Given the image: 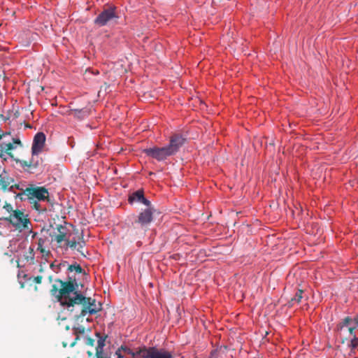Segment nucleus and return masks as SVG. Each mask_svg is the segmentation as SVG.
I'll return each mask as SVG.
<instances>
[{
    "label": "nucleus",
    "mask_w": 358,
    "mask_h": 358,
    "mask_svg": "<svg viewBox=\"0 0 358 358\" xmlns=\"http://www.w3.org/2000/svg\"><path fill=\"white\" fill-rule=\"evenodd\" d=\"M55 282L59 287L54 284L52 285L50 294L55 296L57 301L68 311L76 314V320L85 317L87 315H94L102 309L101 303H96L95 299L85 296L77 289L78 284L76 279L69 277L67 281L56 279Z\"/></svg>",
    "instance_id": "1"
},
{
    "label": "nucleus",
    "mask_w": 358,
    "mask_h": 358,
    "mask_svg": "<svg viewBox=\"0 0 358 358\" xmlns=\"http://www.w3.org/2000/svg\"><path fill=\"white\" fill-rule=\"evenodd\" d=\"M134 222L131 223L130 232L132 234H143L148 229V226L153 220V214L155 211L152 205L145 206Z\"/></svg>",
    "instance_id": "2"
},
{
    "label": "nucleus",
    "mask_w": 358,
    "mask_h": 358,
    "mask_svg": "<svg viewBox=\"0 0 358 358\" xmlns=\"http://www.w3.org/2000/svg\"><path fill=\"white\" fill-rule=\"evenodd\" d=\"M10 223L16 229L22 231L23 229H28L30 220L27 215L20 210H15L13 213L9 215L8 217L0 218Z\"/></svg>",
    "instance_id": "3"
},
{
    "label": "nucleus",
    "mask_w": 358,
    "mask_h": 358,
    "mask_svg": "<svg viewBox=\"0 0 358 358\" xmlns=\"http://www.w3.org/2000/svg\"><path fill=\"white\" fill-rule=\"evenodd\" d=\"M119 18L115 7H109L101 12L95 18L94 22L99 27H103L113 22H117Z\"/></svg>",
    "instance_id": "4"
},
{
    "label": "nucleus",
    "mask_w": 358,
    "mask_h": 358,
    "mask_svg": "<svg viewBox=\"0 0 358 358\" xmlns=\"http://www.w3.org/2000/svg\"><path fill=\"white\" fill-rule=\"evenodd\" d=\"M24 194L28 196V199L31 201L30 203H34V207L36 210H38L39 205L34 201L36 198L39 201H45L48 198V192L45 187H27L24 191Z\"/></svg>",
    "instance_id": "5"
},
{
    "label": "nucleus",
    "mask_w": 358,
    "mask_h": 358,
    "mask_svg": "<svg viewBox=\"0 0 358 358\" xmlns=\"http://www.w3.org/2000/svg\"><path fill=\"white\" fill-rule=\"evenodd\" d=\"M140 352V358H173L171 352L164 348H157L156 347H143Z\"/></svg>",
    "instance_id": "6"
},
{
    "label": "nucleus",
    "mask_w": 358,
    "mask_h": 358,
    "mask_svg": "<svg viewBox=\"0 0 358 358\" xmlns=\"http://www.w3.org/2000/svg\"><path fill=\"white\" fill-rule=\"evenodd\" d=\"M143 152L146 156L159 162L164 161L169 157L172 156L166 146L162 148L154 146L152 148H145L143 150Z\"/></svg>",
    "instance_id": "7"
},
{
    "label": "nucleus",
    "mask_w": 358,
    "mask_h": 358,
    "mask_svg": "<svg viewBox=\"0 0 358 358\" xmlns=\"http://www.w3.org/2000/svg\"><path fill=\"white\" fill-rule=\"evenodd\" d=\"M185 138L180 134H175L170 138V142L166 145L171 155H175L180 149V148L185 143Z\"/></svg>",
    "instance_id": "8"
},
{
    "label": "nucleus",
    "mask_w": 358,
    "mask_h": 358,
    "mask_svg": "<svg viewBox=\"0 0 358 358\" xmlns=\"http://www.w3.org/2000/svg\"><path fill=\"white\" fill-rule=\"evenodd\" d=\"M45 142V135L43 132H38L35 135L31 147L33 155H36L42 151Z\"/></svg>",
    "instance_id": "9"
},
{
    "label": "nucleus",
    "mask_w": 358,
    "mask_h": 358,
    "mask_svg": "<svg viewBox=\"0 0 358 358\" xmlns=\"http://www.w3.org/2000/svg\"><path fill=\"white\" fill-rule=\"evenodd\" d=\"M92 113V108L90 106H86L83 108H71L67 114L69 115H73L74 117L82 120L87 118Z\"/></svg>",
    "instance_id": "10"
},
{
    "label": "nucleus",
    "mask_w": 358,
    "mask_h": 358,
    "mask_svg": "<svg viewBox=\"0 0 358 358\" xmlns=\"http://www.w3.org/2000/svg\"><path fill=\"white\" fill-rule=\"evenodd\" d=\"M130 203L135 201L143 203L145 206H149L151 204L150 201L144 196V192L143 189H138L133 192L128 199Z\"/></svg>",
    "instance_id": "11"
},
{
    "label": "nucleus",
    "mask_w": 358,
    "mask_h": 358,
    "mask_svg": "<svg viewBox=\"0 0 358 358\" xmlns=\"http://www.w3.org/2000/svg\"><path fill=\"white\" fill-rule=\"evenodd\" d=\"M14 182V179L8 176L7 173L3 171L0 174V186L3 190L7 189L8 187Z\"/></svg>",
    "instance_id": "12"
},
{
    "label": "nucleus",
    "mask_w": 358,
    "mask_h": 358,
    "mask_svg": "<svg viewBox=\"0 0 358 358\" xmlns=\"http://www.w3.org/2000/svg\"><path fill=\"white\" fill-rule=\"evenodd\" d=\"M96 336L99 338L97 341V346L96 347L95 355H101L103 353V347L105 346L106 339L107 336H102L100 333L96 332Z\"/></svg>",
    "instance_id": "13"
},
{
    "label": "nucleus",
    "mask_w": 358,
    "mask_h": 358,
    "mask_svg": "<svg viewBox=\"0 0 358 358\" xmlns=\"http://www.w3.org/2000/svg\"><path fill=\"white\" fill-rule=\"evenodd\" d=\"M303 291L301 289H299L295 293V295L294 297H292L288 302V306L289 307L294 306L295 304H299L302 298H303Z\"/></svg>",
    "instance_id": "14"
},
{
    "label": "nucleus",
    "mask_w": 358,
    "mask_h": 358,
    "mask_svg": "<svg viewBox=\"0 0 358 358\" xmlns=\"http://www.w3.org/2000/svg\"><path fill=\"white\" fill-rule=\"evenodd\" d=\"M352 324H353L352 318L350 317H345L339 324H338L337 330L338 331H342L345 327L348 328Z\"/></svg>",
    "instance_id": "15"
},
{
    "label": "nucleus",
    "mask_w": 358,
    "mask_h": 358,
    "mask_svg": "<svg viewBox=\"0 0 358 358\" xmlns=\"http://www.w3.org/2000/svg\"><path fill=\"white\" fill-rule=\"evenodd\" d=\"M141 348H139L136 349V351H133L130 348L122 346V345L120 348H119V349H121V351L123 350L125 353H127L128 355H131L133 358H140V352H139L141 350Z\"/></svg>",
    "instance_id": "16"
},
{
    "label": "nucleus",
    "mask_w": 358,
    "mask_h": 358,
    "mask_svg": "<svg viewBox=\"0 0 358 358\" xmlns=\"http://www.w3.org/2000/svg\"><path fill=\"white\" fill-rule=\"evenodd\" d=\"M15 161L17 163V164H20V166L23 168L24 167H34L36 168L37 166V164H34L33 162V160H30L29 162L27 161H25V160H21V159H15Z\"/></svg>",
    "instance_id": "17"
},
{
    "label": "nucleus",
    "mask_w": 358,
    "mask_h": 358,
    "mask_svg": "<svg viewBox=\"0 0 358 358\" xmlns=\"http://www.w3.org/2000/svg\"><path fill=\"white\" fill-rule=\"evenodd\" d=\"M1 148L2 150H4L6 152L7 155H8L12 158H14L13 155L10 152L13 149H14V146L12 143H3L1 145Z\"/></svg>",
    "instance_id": "18"
},
{
    "label": "nucleus",
    "mask_w": 358,
    "mask_h": 358,
    "mask_svg": "<svg viewBox=\"0 0 358 358\" xmlns=\"http://www.w3.org/2000/svg\"><path fill=\"white\" fill-rule=\"evenodd\" d=\"M62 229H64L62 225L59 224L57 226V229L59 230V234L55 236V241L58 243H61L63 241H64L66 237V233L61 231Z\"/></svg>",
    "instance_id": "19"
},
{
    "label": "nucleus",
    "mask_w": 358,
    "mask_h": 358,
    "mask_svg": "<svg viewBox=\"0 0 358 358\" xmlns=\"http://www.w3.org/2000/svg\"><path fill=\"white\" fill-rule=\"evenodd\" d=\"M68 270L71 272L76 271L78 273H81L83 271V268L80 266V265L78 264L69 265L68 267Z\"/></svg>",
    "instance_id": "20"
},
{
    "label": "nucleus",
    "mask_w": 358,
    "mask_h": 358,
    "mask_svg": "<svg viewBox=\"0 0 358 358\" xmlns=\"http://www.w3.org/2000/svg\"><path fill=\"white\" fill-rule=\"evenodd\" d=\"M349 346L351 348L352 350L358 347V338L356 336H354L353 338L351 339Z\"/></svg>",
    "instance_id": "21"
},
{
    "label": "nucleus",
    "mask_w": 358,
    "mask_h": 358,
    "mask_svg": "<svg viewBox=\"0 0 358 358\" xmlns=\"http://www.w3.org/2000/svg\"><path fill=\"white\" fill-rule=\"evenodd\" d=\"M73 331L76 335L83 334L85 333V329L83 326H79L78 327H74Z\"/></svg>",
    "instance_id": "22"
},
{
    "label": "nucleus",
    "mask_w": 358,
    "mask_h": 358,
    "mask_svg": "<svg viewBox=\"0 0 358 358\" xmlns=\"http://www.w3.org/2000/svg\"><path fill=\"white\" fill-rule=\"evenodd\" d=\"M25 259L27 260L30 259L31 261V262H34V249L33 248H29V255L25 257Z\"/></svg>",
    "instance_id": "23"
},
{
    "label": "nucleus",
    "mask_w": 358,
    "mask_h": 358,
    "mask_svg": "<svg viewBox=\"0 0 358 358\" xmlns=\"http://www.w3.org/2000/svg\"><path fill=\"white\" fill-rule=\"evenodd\" d=\"M66 245L70 247L71 249H76V247H77V242L76 240H73V241H69V240H66Z\"/></svg>",
    "instance_id": "24"
},
{
    "label": "nucleus",
    "mask_w": 358,
    "mask_h": 358,
    "mask_svg": "<svg viewBox=\"0 0 358 358\" xmlns=\"http://www.w3.org/2000/svg\"><path fill=\"white\" fill-rule=\"evenodd\" d=\"M3 208L10 214L13 213V211H15V210H13V206L10 203H8L7 202L5 203Z\"/></svg>",
    "instance_id": "25"
},
{
    "label": "nucleus",
    "mask_w": 358,
    "mask_h": 358,
    "mask_svg": "<svg viewBox=\"0 0 358 358\" xmlns=\"http://www.w3.org/2000/svg\"><path fill=\"white\" fill-rule=\"evenodd\" d=\"M39 251L46 259L51 255L50 251L46 250L45 248H41Z\"/></svg>",
    "instance_id": "26"
},
{
    "label": "nucleus",
    "mask_w": 358,
    "mask_h": 358,
    "mask_svg": "<svg viewBox=\"0 0 358 358\" xmlns=\"http://www.w3.org/2000/svg\"><path fill=\"white\" fill-rule=\"evenodd\" d=\"M44 243H45V240H44V239H43L42 238H40L38 239V248H37V250H41V248H44L43 247V245Z\"/></svg>",
    "instance_id": "27"
},
{
    "label": "nucleus",
    "mask_w": 358,
    "mask_h": 358,
    "mask_svg": "<svg viewBox=\"0 0 358 358\" xmlns=\"http://www.w3.org/2000/svg\"><path fill=\"white\" fill-rule=\"evenodd\" d=\"M357 327V326H355V325L353 324H352L351 326H350V327L348 328V331H349V333H350V334L351 336H355V335L354 334V331H355V329Z\"/></svg>",
    "instance_id": "28"
},
{
    "label": "nucleus",
    "mask_w": 358,
    "mask_h": 358,
    "mask_svg": "<svg viewBox=\"0 0 358 358\" xmlns=\"http://www.w3.org/2000/svg\"><path fill=\"white\" fill-rule=\"evenodd\" d=\"M85 344L89 346H93L94 344V340L90 337L86 338Z\"/></svg>",
    "instance_id": "29"
},
{
    "label": "nucleus",
    "mask_w": 358,
    "mask_h": 358,
    "mask_svg": "<svg viewBox=\"0 0 358 358\" xmlns=\"http://www.w3.org/2000/svg\"><path fill=\"white\" fill-rule=\"evenodd\" d=\"M42 279H43V277L41 275H37V276L34 278V281L36 284H41V282H42Z\"/></svg>",
    "instance_id": "30"
},
{
    "label": "nucleus",
    "mask_w": 358,
    "mask_h": 358,
    "mask_svg": "<svg viewBox=\"0 0 358 358\" xmlns=\"http://www.w3.org/2000/svg\"><path fill=\"white\" fill-rule=\"evenodd\" d=\"M115 355H117V358H124L123 355L121 353V349H117L115 352Z\"/></svg>",
    "instance_id": "31"
},
{
    "label": "nucleus",
    "mask_w": 358,
    "mask_h": 358,
    "mask_svg": "<svg viewBox=\"0 0 358 358\" xmlns=\"http://www.w3.org/2000/svg\"><path fill=\"white\" fill-rule=\"evenodd\" d=\"M13 189H20V185H17V184H15V185H12L10 187V191H13Z\"/></svg>",
    "instance_id": "32"
},
{
    "label": "nucleus",
    "mask_w": 358,
    "mask_h": 358,
    "mask_svg": "<svg viewBox=\"0 0 358 358\" xmlns=\"http://www.w3.org/2000/svg\"><path fill=\"white\" fill-rule=\"evenodd\" d=\"M78 340H79V336H78V335H76V338H75V341H74L72 343H71L70 346H71V347H73V346L76 344V343H77V341H78Z\"/></svg>",
    "instance_id": "33"
},
{
    "label": "nucleus",
    "mask_w": 358,
    "mask_h": 358,
    "mask_svg": "<svg viewBox=\"0 0 358 358\" xmlns=\"http://www.w3.org/2000/svg\"><path fill=\"white\" fill-rule=\"evenodd\" d=\"M85 244V241L83 240L82 241L77 243V246H80V248H84Z\"/></svg>",
    "instance_id": "34"
},
{
    "label": "nucleus",
    "mask_w": 358,
    "mask_h": 358,
    "mask_svg": "<svg viewBox=\"0 0 358 358\" xmlns=\"http://www.w3.org/2000/svg\"><path fill=\"white\" fill-rule=\"evenodd\" d=\"M83 248H80V246H78V248L76 247V249H77V250L84 257H85V255L84 254V252H83Z\"/></svg>",
    "instance_id": "35"
},
{
    "label": "nucleus",
    "mask_w": 358,
    "mask_h": 358,
    "mask_svg": "<svg viewBox=\"0 0 358 358\" xmlns=\"http://www.w3.org/2000/svg\"><path fill=\"white\" fill-rule=\"evenodd\" d=\"M352 321H353V324L355 326L358 327V315L356 317H355L354 319H352Z\"/></svg>",
    "instance_id": "36"
},
{
    "label": "nucleus",
    "mask_w": 358,
    "mask_h": 358,
    "mask_svg": "<svg viewBox=\"0 0 358 358\" xmlns=\"http://www.w3.org/2000/svg\"><path fill=\"white\" fill-rule=\"evenodd\" d=\"M13 143H15V144L21 145V141H20V139H17H17L14 138V139H13Z\"/></svg>",
    "instance_id": "37"
},
{
    "label": "nucleus",
    "mask_w": 358,
    "mask_h": 358,
    "mask_svg": "<svg viewBox=\"0 0 358 358\" xmlns=\"http://www.w3.org/2000/svg\"><path fill=\"white\" fill-rule=\"evenodd\" d=\"M96 358H110V357H107V356L104 357V356L103 355V354H101V355H96Z\"/></svg>",
    "instance_id": "38"
},
{
    "label": "nucleus",
    "mask_w": 358,
    "mask_h": 358,
    "mask_svg": "<svg viewBox=\"0 0 358 358\" xmlns=\"http://www.w3.org/2000/svg\"><path fill=\"white\" fill-rule=\"evenodd\" d=\"M52 280H53L52 276V275H50V276L48 277V280H49V282H52Z\"/></svg>",
    "instance_id": "39"
},
{
    "label": "nucleus",
    "mask_w": 358,
    "mask_h": 358,
    "mask_svg": "<svg viewBox=\"0 0 358 358\" xmlns=\"http://www.w3.org/2000/svg\"><path fill=\"white\" fill-rule=\"evenodd\" d=\"M22 194H24V192L22 194H17V197H20V199H22V197H21Z\"/></svg>",
    "instance_id": "40"
},
{
    "label": "nucleus",
    "mask_w": 358,
    "mask_h": 358,
    "mask_svg": "<svg viewBox=\"0 0 358 358\" xmlns=\"http://www.w3.org/2000/svg\"><path fill=\"white\" fill-rule=\"evenodd\" d=\"M6 134H0V140L3 138V136H4Z\"/></svg>",
    "instance_id": "41"
},
{
    "label": "nucleus",
    "mask_w": 358,
    "mask_h": 358,
    "mask_svg": "<svg viewBox=\"0 0 358 358\" xmlns=\"http://www.w3.org/2000/svg\"><path fill=\"white\" fill-rule=\"evenodd\" d=\"M36 236V233H33V235H32V238H35V236Z\"/></svg>",
    "instance_id": "42"
},
{
    "label": "nucleus",
    "mask_w": 358,
    "mask_h": 358,
    "mask_svg": "<svg viewBox=\"0 0 358 358\" xmlns=\"http://www.w3.org/2000/svg\"><path fill=\"white\" fill-rule=\"evenodd\" d=\"M53 267H55V264H54L53 263H52V264H50V268H53Z\"/></svg>",
    "instance_id": "43"
},
{
    "label": "nucleus",
    "mask_w": 358,
    "mask_h": 358,
    "mask_svg": "<svg viewBox=\"0 0 358 358\" xmlns=\"http://www.w3.org/2000/svg\"><path fill=\"white\" fill-rule=\"evenodd\" d=\"M62 344H63V346H64V348L66 346V343L63 342V343H62Z\"/></svg>",
    "instance_id": "44"
},
{
    "label": "nucleus",
    "mask_w": 358,
    "mask_h": 358,
    "mask_svg": "<svg viewBox=\"0 0 358 358\" xmlns=\"http://www.w3.org/2000/svg\"><path fill=\"white\" fill-rule=\"evenodd\" d=\"M87 354H88V355H90V356H91V355H92V352H91L90 351H88V352H87Z\"/></svg>",
    "instance_id": "45"
},
{
    "label": "nucleus",
    "mask_w": 358,
    "mask_h": 358,
    "mask_svg": "<svg viewBox=\"0 0 358 358\" xmlns=\"http://www.w3.org/2000/svg\"><path fill=\"white\" fill-rule=\"evenodd\" d=\"M24 283H21V286H20V287H21V288H23V287H24Z\"/></svg>",
    "instance_id": "46"
},
{
    "label": "nucleus",
    "mask_w": 358,
    "mask_h": 358,
    "mask_svg": "<svg viewBox=\"0 0 358 358\" xmlns=\"http://www.w3.org/2000/svg\"><path fill=\"white\" fill-rule=\"evenodd\" d=\"M67 358H70V357H67Z\"/></svg>",
    "instance_id": "47"
}]
</instances>
